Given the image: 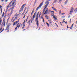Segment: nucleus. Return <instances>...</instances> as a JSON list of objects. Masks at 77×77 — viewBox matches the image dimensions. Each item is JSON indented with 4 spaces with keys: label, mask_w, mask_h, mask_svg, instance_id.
Returning a JSON list of instances; mask_svg holds the SVG:
<instances>
[{
    "label": "nucleus",
    "mask_w": 77,
    "mask_h": 77,
    "mask_svg": "<svg viewBox=\"0 0 77 77\" xmlns=\"http://www.w3.org/2000/svg\"><path fill=\"white\" fill-rule=\"evenodd\" d=\"M15 2H16V0L12 1H11L9 4V5H8L7 6V9H8L9 8V5H11V4H12V5L10 6V7H11V6H15V5H14V4H15Z\"/></svg>",
    "instance_id": "1"
},
{
    "label": "nucleus",
    "mask_w": 77,
    "mask_h": 77,
    "mask_svg": "<svg viewBox=\"0 0 77 77\" xmlns=\"http://www.w3.org/2000/svg\"><path fill=\"white\" fill-rule=\"evenodd\" d=\"M36 12H35L32 17V20L31 19L30 20H29V21L27 22V23L29 24V25H30V21H31V23H32V21H33V20H34V18H35V15H36Z\"/></svg>",
    "instance_id": "2"
},
{
    "label": "nucleus",
    "mask_w": 77,
    "mask_h": 77,
    "mask_svg": "<svg viewBox=\"0 0 77 77\" xmlns=\"http://www.w3.org/2000/svg\"><path fill=\"white\" fill-rule=\"evenodd\" d=\"M26 4H24L22 6L21 8L19 10V12H22L23 11V9H24V7L26 6Z\"/></svg>",
    "instance_id": "3"
},
{
    "label": "nucleus",
    "mask_w": 77,
    "mask_h": 77,
    "mask_svg": "<svg viewBox=\"0 0 77 77\" xmlns=\"http://www.w3.org/2000/svg\"><path fill=\"white\" fill-rule=\"evenodd\" d=\"M43 3H44V1H42V2L39 5L38 7H37V8L36 9V11H38L39 9H40L41 8V7L42 5H43Z\"/></svg>",
    "instance_id": "4"
},
{
    "label": "nucleus",
    "mask_w": 77,
    "mask_h": 77,
    "mask_svg": "<svg viewBox=\"0 0 77 77\" xmlns=\"http://www.w3.org/2000/svg\"><path fill=\"white\" fill-rule=\"evenodd\" d=\"M49 3L50 2H48V1H46L45 2V4H46V5H45V8H47V6H48V5H49Z\"/></svg>",
    "instance_id": "5"
},
{
    "label": "nucleus",
    "mask_w": 77,
    "mask_h": 77,
    "mask_svg": "<svg viewBox=\"0 0 77 77\" xmlns=\"http://www.w3.org/2000/svg\"><path fill=\"white\" fill-rule=\"evenodd\" d=\"M38 18H36L35 19V21H36V24L37 26V27H39V21H38Z\"/></svg>",
    "instance_id": "6"
},
{
    "label": "nucleus",
    "mask_w": 77,
    "mask_h": 77,
    "mask_svg": "<svg viewBox=\"0 0 77 77\" xmlns=\"http://www.w3.org/2000/svg\"><path fill=\"white\" fill-rule=\"evenodd\" d=\"M19 21L20 19H19L18 20V21H16L13 24V26H15V24H17L18 23V22Z\"/></svg>",
    "instance_id": "7"
},
{
    "label": "nucleus",
    "mask_w": 77,
    "mask_h": 77,
    "mask_svg": "<svg viewBox=\"0 0 77 77\" xmlns=\"http://www.w3.org/2000/svg\"><path fill=\"white\" fill-rule=\"evenodd\" d=\"M73 11H74V8H73V7H72L71 8V10L70 11V14L71 15L72 14V12H73Z\"/></svg>",
    "instance_id": "8"
},
{
    "label": "nucleus",
    "mask_w": 77,
    "mask_h": 77,
    "mask_svg": "<svg viewBox=\"0 0 77 77\" xmlns=\"http://www.w3.org/2000/svg\"><path fill=\"white\" fill-rule=\"evenodd\" d=\"M5 24H6V21H5V20H3L2 24L3 25L4 27H5Z\"/></svg>",
    "instance_id": "9"
},
{
    "label": "nucleus",
    "mask_w": 77,
    "mask_h": 77,
    "mask_svg": "<svg viewBox=\"0 0 77 77\" xmlns=\"http://www.w3.org/2000/svg\"><path fill=\"white\" fill-rule=\"evenodd\" d=\"M51 12H52V13L51 14V17H53L54 16V11H51Z\"/></svg>",
    "instance_id": "10"
},
{
    "label": "nucleus",
    "mask_w": 77,
    "mask_h": 77,
    "mask_svg": "<svg viewBox=\"0 0 77 77\" xmlns=\"http://www.w3.org/2000/svg\"><path fill=\"white\" fill-rule=\"evenodd\" d=\"M45 17L46 18L47 20H48V16H47V15H45Z\"/></svg>",
    "instance_id": "11"
},
{
    "label": "nucleus",
    "mask_w": 77,
    "mask_h": 77,
    "mask_svg": "<svg viewBox=\"0 0 77 77\" xmlns=\"http://www.w3.org/2000/svg\"><path fill=\"white\" fill-rule=\"evenodd\" d=\"M11 25V24L10 25V23H9L7 25V27H8V28H9V27Z\"/></svg>",
    "instance_id": "12"
},
{
    "label": "nucleus",
    "mask_w": 77,
    "mask_h": 77,
    "mask_svg": "<svg viewBox=\"0 0 77 77\" xmlns=\"http://www.w3.org/2000/svg\"><path fill=\"white\" fill-rule=\"evenodd\" d=\"M6 15H5L4 17V18H3V20H5V19H6Z\"/></svg>",
    "instance_id": "13"
},
{
    "label": "nucleus",
    "mask_w": 77,
    "mask_h": 77,
    "mask_svg": "<svg viewBox=\"0 0 77 77\" xmlns=\"http://www.w3.org/2000/svg\"><path fill=\"white\" fill-rule=\"evenodd\" d=\"M2 18H0V24H2Z\"/></svg>",
    "instance_id": "14"
},
{
    "label": "nucleus",
    "mask_w": 77,
    "mask_h": 77,
    "mask_svg": "<svg viewBox=\"0 0 77 77\" xmlns=\"http://www.w3.org/2000/svg\"><path fill=\"white\" fill-rule=\"evenodd\" d=\"M53 18H54L55 20H57V18L56 17H55V16H54Z\"/></svg>",
    "instance_id": "15"
},
{
    "label": "nucleus",
    "mask_w": 77,
    "mask_h": 77,
    "mask_svg": "<svg viewBox=\"0 0 77 77\" xmlns=\"http://www.w3.org/2000/svg\"><path fill=\"white\" fill-rule=\"evenodd\" d=\"M9 28L8 27H6L5 29V30H9Z\"/></svg>",
    "instance_id": "16"
},
{
    "label": "nucleus",
    "mask_w": 77,
    "mask_h": 77,
    "mask_svg": "<svg viewBox=\"0 0 77 77\" xmlns=\"http://www.w3.org/2000/svg\"><path fill=\"white\" fill-rule=\"evenodd\" d=\"M68 0H66L65 2H64V5H66V3H68Z\"/></svg>",
    "instance_id": "17"
},
{
    "label": "nucleus",
    "mask_w": 77,
    "mask_h": 77,
    "mask_svg": "<svg viewBox=\"0 0 77 77\" xmlns=\"http://www.w3.org/2000/svg\"><path fill=\"white\" fill-rule=\"evenodd\" d=\"M24 27H25V24H23V27L22 28V29H24Z\"/></svg>",
    "instance_id": "18"
},
{
    "label": "nucleus",
    "mask_w": 77,
    "mask_h": 77,
    "mask_svg": "<svg viewBox=\"0 0 77 77\" xmlns=\"http://www.w3.org/2000/svg\"><path fill=\"white\" fill-rule=\"evenodd\" d=\"M34 11H35V9H34V8L32 10V11L31 13V15H32V14H33V12H34Z\"/></svg>",
    "instance_id": "19"
},
{
    "label": "nucleus",
    "mask_w": 77,
    "mask_h": 77,
    "mask_svg": "<svg viewBox=\"0 0 77 77\" xmlns=\"http://www.w3.org/2000/svg\"><path fill=\"white\" fill-rule=\"evenodd\" d=\"M9 17L8 19L7 20V23L8 24L9 22Z\"/></svg>",
    "instance_id": "20"
},
{
    "label": "nucleus",
    "mask_w": 77,
    "mask_h": 77,
    "mask_svg": "<svg viewBox=\"0 0 77 77\" xmlns=\"http://www.w3.org/2000/svg\"><path fill=\"white\" fill-rule=\"evenodd\" d=\"M4 15H5V13H4V12H3V13L2 15V18H3Z\"/></svg>",
    "instance_id": "21"
},
{
    "label": "nucleus",
    "mask_w": 77,
    "mask_h": 77,
    "mask_svg": "<svg viewBox=\"0 0 77 77\" xmlns=\"http://www.w3.org/2000/svg\"><path fill=\"white\" fill-rule=\"evenodd\" d=\"M74 11H75V13H76V12H77V8L76 9H75L74 10Z\"/></svg>",
    "instance_id": "22"
},
{
    "label": "nucleus",
    "mask_w": 77,
    "mask_h": 77,
    "mask_svg": "<svg viewBox=\"0 0 77 77\" xmlns=\"http://www.w3.org/2000/svg\"><path fill=\"white\" fill-rule=\"evenodd\" d=\"M46 24H47L48 27H49L50 26V25H49V24H48V23L47 22H46Z\"/></svg>",
    "instance_id": "23"
},
{
    "label": "nucleus",
    "mask_w": 77,
    "mask_h": 77,
    "mask_svg": "<svg viewBox=\"0 0 77 77\" xmlns=\"http://www.w3.org/2000/svg\"><path fill=\"white\" fill-rule=\"evenodd\" d=\"M48 21H49V23H50V24H51V20H48Z\"/></svg>",
    "instance_id": "24"
},
{
    "label": "nucleus",
    "mask_w": 77,
    "mask_h": 77,
    "mask_svg": "<svg viewBox=\"0 0 77 77\" xmlns=\"http://www.w3.org/2000/svg\"><path fill=\"white\" fill-rule=\"evenodd\" d=\"M42 19H43V22L44 23L45 21H44V17H42V16L41 17Z\"/></svg>",
    "instance_id": "25"
},
{
    "label": "nucleus",
    "mask_w": 77,
    "mask_h": 77,
    "mask_svg": "<svg viewBox=\"0 0 77 77\" xmlns=\"http://www.w3.org/2000/svg\"><path fill=\"white\" fill-rule=\"evenodd\" d=\"M21 26V24H20L19 25H17V27H18V28H19V27H20V26Z\"/></svg>",
    "instance_id": "26"
},
{
    "label": "nucleus",
    "mask_w": 77,
    "mask_h": 77,
    "mask_svg": "<svg viewBox=\"0 0 77 77\" xmlns=\"http://www.w3.org/2000/svg\"><path fill=\"white\" fill-rule=\"evenodd\" d=\"M73 26L72 25L70 27V29H72Z\"/></svg>",
    "instance_id": "27"
},
{
    "label": "nucleus",
    "mask_w": 77,
    "mask_h": 77,
    "mask_svg": "<svg viewBox=\"0 0 77 77\" xmlns=\"http://www.w3.org/2000/svg\"><path fill=\"white\" fill-rule=\"evenodd\" d=\"M53 10H54V11H57V9H56L55 8H53Z\"/></svg>",
    "instance_id": "28"
},
{
    "label": "nucleus",
    "mask_w": 77,
    "mask_h": 77,
    "mask_svg": "<svg viewBox=\"0 0 77 77\" xmlns=\"http://www.w3.org/2000/svg\"><path fill=\"white\" fill-rule=\"evenodd\" d=\"M15 15L16 17H18V14H17V13H16V14H15Z\"/></svg>",
    "instance_id": "29"
},
{
    "label": "nucleus",
    "mask_w": 77,
    "mask_h": 77,
    "mask_svg": "<svg viewBox=\"0 0 77 77\" xmlns=\"http://www.w3.org/2000/svg\"><path fill=\"white\" fill-rule=\"evenodd\" d=\"M12 13H13V10H12L11 13H10V14L12 15Z\"/></svg>",
    "instance_id": "30"
},
{
    "label": "nucleus",
    "mask_w": 77,
    "mask_h": 77,
    "mask_svg": "<svg viewBox=\"0 0 77 77\" xmlns=\"http://www.w3.org/2000/svg\"><path fill=\"white\" fill-rule=\"evenodd\" d=\"M57 2V0H54V3H55Z\"/></svg>",
    "instance_id": "31"
},
{
    "label": "nucleus",
    "mask_w": 77,
    "mask_h": 77,
    "mask_svg": "<svg viewBox=\"0 0 77 77\" xmlns=\"http://www.w3.org/2000/svg\"><path fill=\"white\" fill-rule=\"evenodd\" d=\"M5 29V28H3V29L1 31V32H0V33H2V32H3V30H4V29Z\"/></svg>",
    "instance_id": "32"
},
{
    "label": "nucleus",
    "mask_w": 77,
    "mask_h": 77,
    "mask_svg": "<svg viewBox=\"0 0 77 77\" xmlns=\"http://www.w3.org/2000/svg\"><path fill=\"white\" fill-rule=\"evenodd\" d=\"M41 15V13L39 14V15L38 16V18H40V16Z\"/></svg>",
    "instance_id": "33"
},
{
    "label": "nucleus",
    "mask_w": 77,
    "mask_h": 77,
    "mask_svg": "<svg viewBox=\"0 0 77 77\" xmlns=\"http://www.w3.org/2000/svg\"><path fill=\"white\" fill-rule=\"evenodd\" d=\"M45 9H46V8H45H45L44 9V10H43V11H45Z\"/></svg>",
    "instance_id": "34"
},
{
    "label": "nucleus",
    "mask_w": 77,
    "mask_h": 77,
    "mask_svg": "<svg viewBox=\"0 0 77 77\" xmlns=\"http://www.w3.org/2000/svg\"><path fill=\"white\" fill-rule=\"evenodd\" d=\"M25 17H26V14H25L24 15V16L23 17V18H25Z\"/></svg>",
    "instance_id": "35"
},
{
    "label": "nucleus",
    "mask_w": 77,
    "mask_h": 77,
    "mask_svg": "<svg viewBox=\"0 0 77 77\" xmlns=\"http://www.w3.org/2000/svg\"><path fill=\"white\" fill-rule=\"evenodd\" d=\"M65 23L66 24H67V22H65V21H63V22H62V23Z\"/></svg>",
    "instance_id": "36"
},
{
    "label": "nucleus",
    "mask_w": 77,
    "mask_h": 77,
    "mask_svg": "<svg viewBox=\"0 0 77 77\" xmlns=\"http://www.w3.org/2000/svg\"><path fill=\"white\" fill-rule=\"evenodd\" d=\"M2 5H0V9H1V10L2 9Z\"/></svg>",
    "instance_id": "37"
},
{
    "label": "nucleus",
    "mask_w": 77,
    "mask_h": 77,
    "mask_svg": "<svg viewBox=\"0 0 77 77\" xmlns=\"http://www.w3.org/2000/svg\"><path fill=\"white\" fill-rule=\"evenodd\" d=\"M3 29V27H1V28L0 29V31H1V30H2V29Z\"/></svg>",
    "instance_id": "38"
},
{
    "label": "nucleus",
    "mask_w": 77,
    "mask_h": 77,
    "mask_svg": "<svg viewBox=\"0 0 77 77\" xmlns=\"http://www.w3.org/2000/svg\"><path fill=\"white\" fill-rule=\"evenodd\" d=\"M37 2V1L35 0V2H34V4H35Z\"/></svg>",
    "instance_id": "39"
},
{
    "label": "nucleus",
    "mask_w": 77,
    "mask_h": 77,
    "mask_svg": "<svg viewBox=\"0 0 77 77\" xmlns=\"http://www.w3.org/2000/svg\"><path fill=\"white\" fill-rule=\"evenodd\" d=\"M29 17H30L29 16H28L27 17V20L29 18Z\"/></svg>",
    "instance_id": "40"
},
{
    "label": "nucleus",
    "mask_w": 77,
    "mask_h": 77,
    "mask_svg": "<svg viewBox=\"0 0 77 77\" xmlns=\"http://www.w3.org/2000/svg\"><path fill=\"white\" fill-rule=\"evenodd\" d=\"M59 14H61V11L60 10V11H59Z\"/></svg>",
    "instance_id": "41"
},
{
    "label": "nucleus",
    "mask_w": 77,
    "mask_h": 77,
    "mask_svg": "<svg viewBox=\"0 0 77 77\" xmlns=\"http://www.w3.org/2000/svg\"><path fill=\"white\" fill-rule=\"evenodd\" d=\"M17 26L15 28V30H17Z\"/></svg>",
    "instance_id": "42"
},
{
    "label": "nucleus",
    "mask_w": 77,
    "mask_h": 77,
    "mask_svg": "<svg viewBox=\"0 0 77 77\" xmlns=\"http://www.w3.org/2000/svg\"><path fill=\"white\" fill-rule=\"evenodd\" d=\"M71 19H70L69 20V23H71Z\"/></svg>",
    "instance_id": "43"
},
{
    "label": "nucleus",
    "mask_w": 77,
    "mask_h": 77,
    "mask_svg": "<svg viewBox=\"0 0 77 77\" xmlns=\"http://www.w3.org/2000/svg\"><path fill=\"white\" fill-rule=\"evenodd\" d=\"M36 18H38V14H37L36 15Z\"/></svg>",
    "instance_id": "44"
},
{
    "label": "nucleus",
    "mask_w": 77,
    "mask_h": 77,
    "mask_svg": "<svg viewBox=\"0 0 77 77\" xmlns=\"http://www.w3.org/2000/svg\"><path fill=\"white\" fill-rule=\"evenodd\" d=\"M64 14H65V13H63L61 14V15H64Z\"/></svg>",
    "instance_id": "45"
},
{
    "label": "nucleus",
    "mask_w": 77,
    "mask_h": 77,
    "mask_svg": "<svg viewBox=\"0 0 77 77\" xmlns=\"http://www.w3.org/2000/svg\"><path fill=\"white\" fill-rule=\"evenodd\" d=\"M14 9V7H12L11 8V9H12V10H13Z\"/></svg>",
    "instance_id": "46"
},
{
    "label": "nucleus",
    "mask_w": 77,
    "mask_h": 77,
    "mask_svg": "<svg viewBox=\"0 0 77 77\" xmlns=\"http://www.w3.org/2000/svg\"><path fill=\"white\" fill-rule=\"evenodd\" d=\"M1 13H2V9H1Z\"/></svg>",
    "instance_id": "47"
},
{
    "label": "nucleus",
    "mask_w": 77,
    "mask_h": 77,
    "mask_svg": "<svg viewBox=\"0 0 77 77\" xmlns=\"http://www.w3.org/2000/svg\"><path fill=\"white\" fill-rule=\"evenodd\" d=\"M4 0H1V2H3Z\"/></svg>",
    "instance_id": "48"
},
{
    "label": "nucleus",
    "mask_w": 77,
    "mask_h": 77,
    "mask_svg": "<svg viewBox=\"0 0 77 77\" xmlns=\"http://www.w3.org/2000/svg\"><path fill=\"white\" fill-rule=\"evenodd\" d=\"M62 1V0H59V2H61Z\"/></svg>",
    "instance_id": "49"
},
{
    "label": "nucleus",
    "mask_w": 77,
    "mask_h": 77,
    "mask_svg": "<svg viewBox=\"0 0 77 77\" xmlns=\"http://www.w3.org/2000/svg\"><path fill=\"white\" fill-rule=\"evenodd\" d=\"M17 18H18V17L17 16H16V17H15V19H17Z\"/></svg>",
    "instance_id": "50"
},
{
    "label": "nucleus",
    "mask_w": 77,
    "mask_h": 77,
    "mask_svg": "<svg viewBox=\"0 0 77 77\" xmlns=\"http://www.w3.org/2000/svg\"><path fill=\"white\" fill-rule=\"evenodd\" d=\"M24 12H23L22 14V15H24Z\"/></svg>",
    "instance_id": "51"
},
{
    "label": "nucleus",
    "mask_w": 77,
    "mask_h": 77,
    "mask_svg": "<svg viewBox=\"0 0 77 77\" xmlns=\"http://www.w3.org/2000/svg\"><path fill=\"white\" fill-rule=\"evenodd\" d=\"M24 23H25V20H24V22H23V24H25Z\"/></svg>",
    "instance_id": "52"
},
{
    "label": "nucleus",
    "mask_w": 77,
    "mask_h": 77,
    "mask_svg": "<svg viewBox=\"0 0 77 77\" xmlns=\"http://www.w3.org/2000/svg\"><path fill=\"white\" fill-rule=\"evenodd\" d=\"M15 19H14L12 21V22H14V21H15Z\"/></svg>",
    "instance_id": "53"
},
{
    "label": "nucleus",
    "mask_w": 77,
    "mask_h": 77,
    "mask_svg": "<svg viewBox=\"0 0 77 77\" xmlns=\"http://www.w3.org/2000/svg\"><path fill=\"white\" fill-rule=\"evenodd\" d=\"M60 23L61 24V25L62 26V22H60Z\"/></svg>",
    "instance_id": "54"
},
{
    "label": "nucleus",
    "mask_w": 77,
    "mask_h": 77,
    "mask_svg": "<svg viewBox=\"0 0 77 77\" xmlns=\"http://www.w3.org/2000/svg\"><path fill=\"white\" fill-rule=\"evenodd\" d=\"M14 17H13L11 19V20H13L14 19Z\"/></svg>",
    "instance_id": "55"
},
{
    "label": "nucleus",
    "mask_w": 77,
    "mask_h": 77,
    "mask_svg": "<svg viewBox=\"0 0 77 77\" xmlns=\"http://www.w3.org/2000/svg\"><path fill=\"white\" fill-rule=\"evenodd\" d=\"M39 11L38 12L37 14L38 15V14H39Z\"/></svg>",
    "instance_id": "56"
},
{
    "label": "nucleus",
    "mask_w": 77,
    "mask_h": 77,
    "mask_svg": "<svg viewBox=\"0 0 77 77\" xmlns=\"http://www.w3.org/2000/svg\"><path fill=\"white\" fill-rule=\"evenodd\" d=\"M47 14V13L45 12L44 14L45 15V14Z\"/></svg>",
    "instance_id": "57"
},
{
    "label": "nucleus",
    "mask_w": 77,
    "mask_h": 77,
    "mask_svg": "<svg viewBox=\"0 0 77 77\" xmlns=\"http://www.w3.org/2000/svg\"><path fill=\"white\" fill-rule=\"evenodd\" d=\"M27 19H26V22H27Z\"/></svg>",
    "instance_id": "58"
},
{
    "label": "nucleus",
    "mask_w": 77,
    "mask_h": 77,
    "mask_svg": "<svg viewBox=\"0 0 77 77\" xmlns=\"http://www.w3.org/2000/svg\"><path fill=\"white\" fill-rule=\"evenodd\" d=\"M47 11H48V10H47L46 11H45V12L47 13Z\"/></svg>",
    "instance_id": "59"
},
{
    "label": "nucleus",
    "mask_w": 77,
    "mask_h": 77,
    "mask_svg": "<svg viewBox=\"0 0 77 77\" xmlns=\"http://www.w3.org/2000/svg\"><path fill=\"white\" fill-rule=\"evenodd\" d=\"M54 7H52L51 8L52 9H54Z\"/></svg>",
    "instance_id": "60"
},
{
    "label": "nucleus",
    "mask_w": 77,
    "mask_h": 77,
    "mask_svg": "<svg viewBox=\"0 0 77 77\" xmlns=\"http://www.w3.org/2000/svg\"><path fill=\"white\" fill-rule=\"evenodd\" d=\"M25 11H26V9H25V10L24 11V12H25Z\"/></svg>",
    "instance_id": "61"
},
{
    "label": "nucleus",
    "mask_w": 77,
    "mask_h": 77,
    "mask_svg": "<svg viewBox=\"0 0 77 77\" xmlns=\"http://www.w3.org/2000/svg\"><path fill=\"white\" fill-rule=\"evenodd\" d=\"M51 0H48V2H49V1H51Z\"/></svg>",
    "instance_id": "62"
},
{
    "label": "nucleus",
    "mask_w": 77,
    "mask_h": 77,
    "mask_svg": "<svg viewBox=\"0 0 77 77\" xmlns=\"http://www.w3.org/2000/svg\"><path fill=\"white\" fill-rule=\"evenodd\" d=\"M9 32V30L7 31V32Z\"/></svg>",
    "instance_id": "63"
},
{
    "label": "nucleus",
    "mask_w": 77,
    "mask_h": 77,
    "mask_svg": "<svg viewBox=\"0 0 77 77\" xmlns=\"http://www.w3.org/2000/svg\"><path fill=\"white\" fill-rule=\"evenodd\" d=\"M8 0H5V2H8Z\"/></svg>",
    "instance_id": "64"
}]
</instances>
